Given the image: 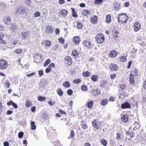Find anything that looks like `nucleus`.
<instances>
[{
  "instance_id": "f257e3e1",
  "label": "nucleus",
  "mask_w": 146,
  "mask_h": 146,
  "mask_svg": "<svg viewBox=\"0 0 146 146\" xmlns=\"http://www.w3.org/2000/svg\"><path fill=\"white\" fill-rule=\"evenodd\" d=\"M27 9L24 6H19L16 9V13L22 17H24L27 14Z\"/></svg>"
},
{
  "instance_id": "f03ea898",
  "label": "nucleus",
  "mask_w": 146,
  "mask_h": 146,
  "mask_svg": "<svg viewBox=\"0 0 146 146\" xmlns=\"http://www.w3.org/2000/svg\"><path fill=\"white\" fill-rule=\"evenodd\" d=\"M96 38L97 42L100 44L102 43L105 40V37L102 34H99L97 35Z\"/></svg>"
},
{
  "instance_id": "7ed1b4c3",
  "label": "nucleus",
  "mask_w": 146,
  "mask_h": 146,
  "mask_svg": "<svg viewBox=\"0 0 146 146\" xmlns=\"http://www.w3.org/2000/svg\"><path fill=\"white\" fill-rule=\"evenodd\" d=\"M7 62L4 60H0V68L1 69H5L7 67Z\"/></svg>"
},
{
  "instance_id": "20e7f679",
  "label": "nucleus",
  "mask_w": 146,
  "mask_h": 146,
  "mask_svg": "<svg viewBox=\"0 0 146 146\" xmlns=\"http://www.w3.org/2000/svg\"><path fill=\"white\" fill-rule=\"evenodd\" d=\"M92 124L97 129H100V127H101L100 122L98 121V120H94L92 121Z\"/></svg>"
},
{
  "instance_id": "39448f33",
  "label": "nucleus",
  "mask_w": 146,
  "mask_h": 146,
  "mask_svg": "<svg viewBox=\"0 0 146 146\" xmlns=\"http://www.w3.org/2000/svg\"><path fill=\"white\" fill-rule=\"evenodd\" d=\"M112 33L113 38L118 37L119 32L117 27H113V29L112 30Z\"/></svg>"
},
{
  "instance_id": "423d86ee",
  "label": "nucleus",
  "mask_w": 146,
  "mask_h": 146,
  "mask_svg": "<svg viewBox=\"0 0 146 146\" xmlns=\"http://www.w3.org/2000/svg\"><path fill=\"white\" fill-rule=\"evenodd\" d=\"M3 21L7 25H9L11 23V18L9 16H7L4 17L3 19Z\"/></svg>"
},
{
  "instance_id": "0eeeda50",
  "label": "nucleus",
  "mask_w": 146,
  "mask_h": 146,
  "mask_svg": "<svg viewBox=\"0 0 146 146\" xmlns=\"http://www.w3.org/2000/svg\"><path fill=\"white\" fill-rule=\"evenodd\" d=\"M65 60L66 62V63L68 64V65H71L72 63V59L71 57L70 56H66L65 57Z\"/></svg>"
},
{
  "instance_id": "6e6552de",
  "label": "nucleus",
  "mask_w": 146,
  "mask_h": 146,
  "mask_svg": "<svg viewBox=\"0 0 146 146\" xmlns=\"http://www.w3.org/2000/svg\"><path fill=\"white\" fill-rule=\"evenodd\" d=\"M121 108L122 109L130 108H131V105L129 102H125L121 105Z\"/></svg>"
},
{
  "instance_id": "1a4fd4ad",
  "label": "nucleus",
  "mask_w": 146,
  "mask_h": 146,
  "mask_svg": "<svg viewBox=\"0 0 146 146\" xmlns=\"http://www.w3.org/2000/svg\"><path fill=\"white\" fill-rule=\"evenodd\" d=\"M46 30L48 33L51 34L53 33L54 29L52 26L48 25L46 27Z\"/></svg>"
},
{
  "instance_id": "9d476101",
  "label": "nucleus",
  "mask_w": 146,
  "mask_h": 146,
  "mask_svg": "<svg viewBox=\"0 0 146 146\" xmlns=\"http://www.w3.org/2000/svg\"><path fill=\"white\" fill-rule=\"evenodd\" d=\"M17 26L15 24L12 23L10 26V30L11 33L14 32L16 31Z\"/></svg>"
},
{
  "instance_id": "9b49d317",
  "label": "nucleus",
  "mask_w": 146,
  "mask_h": 146,
  "mask_svg": "<svg viewBox=\"0 0 146 146\" xmlns=\"http://www.w3.org/2000/svg\"><path fill=\"white\" fill-rule=\"evenodd\" d=\"M7 105L8 106L12 105L15 109H17L18 108V106L17 104L13 102L12 100H10L9 102L7 103Z\"/></svg>"
},
{
  "instance_id": "f8f14e48",
  "label": "nucleus",
  "mask_w": 146,
  "mask_h": 146,
  "mask_svg": "<svg viewBox=\"0 0 146 146\" xmlns=\"http://www.w3.org/2000/svg\"><path fill=\"white\" fill-rule=\"evenodd\" d=\"M85 47L86 48L89 49L92 45V44L89 41H84L83 42Z\"/></svg>"
},
{
  "instance_id": "ddd939ff",
  "label": "nucleus",
  "mask_w": 146,
  "mask_h": 146,
  "mask_svg": "<svg viewBox=\"0 0 146 146\" xmlns=\"http://www.w3.org/2000/svg\"><path fill=\"white\" fill-rule=\"evenodd\" d=\"M141 25L138 22H136L134 25V30L135 32L137 31L140 29Z\"/></svg>"
},
{
  "instance_id": "4468645a",
  "label": "nucleus",
  "mask_w": 146,
  "mask_h": 146,
  "mask_svg": "<svg viewBox=\"0 0 146 146\" xmlns=\"http://www.w3.org/2000/svg\"><path fill=\"white\" fill-rule=\"evenodd\" d=\"M129 116L128 115H123L121 117V119L123 122L126 123L128 121Z\"/></svg>"
},
{
  "instance_id": "2eb2a0df",
  "label": "nucleus",
  "mask_w": 146,
  "mask_h": 146,
  "mask_svg": "<svg viewBox=\"0 0 146 146\" xmlns=\"http://www.w3.org/2000/svg\"><path fill=\"white\" fill-rule=\"evenodd\" d=\"M73 41L76 45L78 44L80 41L79 36H76L74 37L73 39Z\"/></svg>"
},
{
  "instance_id": "dca6fc26",
  "label": "nucleus",
  "mask_w": 146,
  "mask_h": 146,
  "mask_svg": "<svg viewBox=\"0 0 146 146\" xmlns=\"http://www.w3.org/2000/svg\"><path fill=\"white\" fill-rule=\"evenodd\" d=\"M47 83V81L46 79H42L41 80L39 84L42 87L44 88L45 86L46 85Z\"/></svg>"
},
{
  "instance_id": "f3484780",
  "label": "nucleus",
  "mask_w": 146,
  "mask_h": 146,
  "mask_svg": "<svg viewBox=\"0 0 146 146\" xmlns=\"http://www.w3.org/2000/svg\"><path fill=\"white\" fill-rule=\"evenodd\" d=\"M117 55V52L115 50H112L109 54L111 58H114Z\"/></svg>"
},
{
  "instance_id": "a211bd4d",
  "label": "nucleus",
  "mask_w": 146,
  "mask_h": 146,
  "mask_svg": "<svg viewBox=\"0 0 146 146\" xmlns=\"http://www.w3.org/2000/svg\"><path fill=\"white\" fill-rule=\"evenodd\" d=\"M22 37L23 39L26 40L28 37L29 34L28 32H22Z\"/></svg>"
},
{
  "instance_id": "6ab92c4d",
  "label": "nucleus",
  "mask_w": 146,
  "mask_h": 146,
  "mask_svg": "<svg viewBox=\"0 0 146 146\" xmlns=\"http://www.w3.org/2000/svg\"><path fill=\"white\" fill-rule=\"evenodd\" d=\"M110 68L112 70L114 71H115L118 69L117 65L114 64H110Z\"/></svg>"
},
{
  "instance_id": "aec40b11",
  "label": "nucleus",
  "mask_w": 146,
  "mask_h": 146,
  "mask_svg": "<svg viewBox=\"0 0 146 146\" xmlns=\"http://www.w3.org/2000/svg\"><path fill=\"white\" fill-rule=\"evenodd\" d=\"M129 76L130 77L129 79L130 83L131 85H133L135 83V81L133 78L134 76H133L132 74H130Z\"/></svg>"
},
{
  "instance_id": "412c9836",
  "label": "nucleus",
  "mask_w": 146,
  "mask_h": 146,
  "mask_svg": "<svg viewBox=\"0 0 146 146\" xmlns=\"http://www.w3.org/2000/svg\"><path fill=\"white\" fill-rule=\"evenodd\" d=\"M98 17L96 16H94V17L90 19V21L93 24H96L97 22Z\"/></svg>"
},
{
  "instance_id": "4be33fe9",
  "label": "nucleus",
  "mask_w": 146,
  "mask_h": 146,
  "mask_svg": "<svg viewBox=\"0 0 146 146\" xmlns=\"http://www.w3.org/2000/svg\"><path fill=\"white\" fill-rule=\"evenodd\" d=\"M68 13V11L65 9H63L62 11H60L59 12V13L61 14L63 16H66Z\"/></svg>"
},
{
  "instance_id": "5701e85b",
  "label": "nucleus",
  "mask_w": 146,
  "mask_h": 146,
  "mask_svg": "<svg viewBox=\"0 0 146 146\" xmlns=\"http://www.w3.org/2000/svg\"><path fill=\"white\" fill-rule=\"evenodd\" d=\"M108 103V100L107 99H103L101 101V104L102 106H104Z\"/></svg>"
},
{
  "instance_id": "b1692460",
  "label": "nucleus",
  "mask_w": 146,
  "mask_h": 146,
  "mask_svg": "<svg viewBox=\"0 0 146 146\" xmlns=\"http://www.w3.org/2000/svg\"><path fill=\"white\" fill-rule=\"evenodd\" d=\"M114 6L115 9H117V11H118L120 9L121 6L119 3L116 2L114 4Z\"/></svg>"
},
{
  "instance_id": "393cba45",
  "label": "nucleus",
  "mask_w": 146,
  "mask_h": 146,
  "mask_svg": "<svg viewBox=\"0 0 146 146\" xmlns=\"http://www.w3.org/2000/svg\"><path fill=\"white\" fill-rule=\"evenodd\" d=\"M31 129L32 130H35L36 128V126L35 125V123L34 121H31Z\"/></svg>"
},
{
  "instance_id": "a878e982",
  "label": "nucleus",
  "mask_w": 146,
  "mask_h": 146,
  "mask_svg": "<svg viewBox=\"0 0 146 146\" xmlns=\"http://www.w3.org/2000/svg\"><path fill=\"white\" fill-rule=\"evenodd\" d=\"M111 22V16L110 15L106 16V22L108 24L110 23Z\"/></svg>"
},
{
  "instance_id": "bb28decb",
  "label": "nucleus",
  "mask_w": 146,
  "mask_h": 146,
  "mask_svg": "<svg viewBox=\"0 0 146 146\" xmlns=\"http://www.w3.org/2000/svg\"><path fill=\"white\" fill-rule=\"evenodd\" d=\"M62 85L64 87L69 88L70 86V84L68 81H66L63 83Z\"/></svg>"
},
{
  "instance_id": "cd10ccee",
  "label": "nucleus",
  "mask_w": 146,
  "mask_h": 146,
  "mask_svg": "<svg viewBox=\"0 0 146 146\" xmlns=\"http://www.w3.org/2000/svg\"><path fill=\"white\" fill-rule=\"evenodd\" d=\"M92 93L94 95H97V94H100L101 93V91L100 90L97 89L93 90Z\"/></svg>"
},
{
  "instance_id": "c85d7f7f",
  "label": "nucleus",
  "mask_w": 146,
  "mask_h": 146,
  "mask_svg": "<svg viewBox=\"0 0 146 146\" xmlns=\"http://www.w3.org/2000/svg\"><path fill=\"white\" fill-rule=\"evenodd\" d=\"M57 94L60 96H62L63 94V92L60 88H59L57 90Z\"/></svg>"
},
{
  "instance_id": "c756f323",
  "label": "nucleus",
  "mask_w": 146,
  "mask_h": 146,
  "mask_svg": "<svg viewBox=\"0 0 146 146\" xmlns=\"http://www.w3.org/2000/svg\"><path fill=\"white\" fill-rule=\"evenodd\" d=\"M6 8V5L3 2L0 3V8L1 9H2L3 10H5Z\"/></svg>"
},
{
  "instance_id": "7c9ffc66",
  "label": "nucleus",
  "mask_w": 146,
  "mask_h": 146,
  "mask_svg": "<svg viewBox=\"0 0 146 146\" xmlns=\"http://www.w3.org/2000/svg\"><path fill=\"white\" fill-rule=\"evenodd\" d=\"M82 74L84 76L88 77L90 76V74L89 71H87L85 72H83Z\"/></svg>"
},
{
  "instance_id": "2f4dec72",
  "label": "nucleus",
  "mask_w": 146,
  "mask_h": 146,
  "mask_svg": "<svg viewBox=\"0 0 146 146\" xmlns=\"http://www.w3.org/2000/svg\"><path fill=\"white\" fill-rule=\"evenodd\" d=\"M101 143L104 146H106L107 144V141L104 139H100V140Z\"/></svg>"
},
{
  "instance_id": "473e14b6",
  "label": "nucleus",
  "mask_w": 146,
  "mask_h": 146,
  "mask_svg": "<svg viewBox=\"0 0 146 146\" xmlns=\"http://www.w3.org/2000/svg\"><path fill=\"white\" fill-rule=\"evenodd\" d=\"M93 101L92 100H90L87 103V107L89 108H91L93 106Z\"/></svg>"
},
{
  "instance_id": "72a5a7b5",
  "label": "nucleus",
  "mask_w": 146,
  "mask_h": 146,
  "mask_svg": "<svg viewBox=\"0 0 146 146\" xmlns=\"http://www.w3.org/2000/svg\"><path fill=\"white\" fill-rule=\"evenodd\" d=\"M98 76L97 75H93L91 77V79L93 81L96 82L98 80Z\"/></svg>"
},
{
  "instance_id": "f704fd0d",
  "label": "nucleus",
  "mask_w": 146,
  "mask_h": 146,
  "mask_svg": "<svg viewBox=\"0 0 146 146\" xmlns=\"http://www.w3.org/2000/svg\"><path fill=\"white\" fill-rule=\"evenodd\" d=\"M82 15H85L86 17H88V15L90 13V11H88L86 9H85L84 10V11L82 12Z\"/></svg>"
},
{
  "instance_id": "c9c22d12",
  "label": "nucleus",
  "mask_w": 146,
  "mask_h": 146,
  "mask_svg": "<svg viewBox=\"0 0 146 146\" xmlns=\"http://www.w3.org/2000/svg\"><path fill=\"white\" fill-rule=\"evenodd\" d=\"M138 70L136 68H135L134 70H132L130 74H132L133 76H136L138 74Z\"/></svg>"
},
{
  "instance_id": "e433bc0d",
  "label": "nucleus",
  "mask_w": 146,
  "mask_h": 146,
  "mask_svg": "<svg viewBox=\"0 0 146 146\" xmlns=\"http://www.w3.org/2000/svg\"><path fill=\"white\" fill-rule=\"evenodd\" d=\"M103 0H95L94 1V4L95 5H99L102 3Z\"/></svg>"
},
{
  "instance_id": "4c0bfd02",
  "label": "nucleus",
  "mask_w": 146,
  "mask_h": 146,
  "mask_svg": "<svg viewBox=\"0 0 146 146\" xmlns=\"http://www.w3.org/2000/svg\"><path fill=\"white\" fill-rule=\"evenodd\" d=\"M51 62V60L50 59L48 58L46 60L43 64V66L46 67Z\"/></svg>"
},
{
  "instance_id": "58836bf2",
  "label": "nucleus",
  "mask_w": 146,
  "mask_h": 146,
  "mask_svg": "<svg viewBox=\"0 0 146 146\" xmlns=\"http://www.w3.org/2000/svg\"><path fill=\"white\" fill-rule=\"evenodd\" d=\"M42 58V56L41 55H39L38 54H37L36 57V58L38 60V62H36V63H39L41 60V59Z\"/></svg>"
},
{
  "instance_id": "ea45409f",
  "label": "nucleus",
  "mask_w": 146,
  "mask_h": 146,
  "mask_svg": "<svg viewBox=\"0 0 146 146\" xmlns=\"http://www.w3.org/2000/svg\"><path fill=\"white\" fill-rule=\"evenodd\" d=\"M38 100L40 102L44 101L45 100L46 98L45 97L40 96L38 97Z\"/></svg>"
},
{
  "instance_id": "a19ab883",
  "label": "nucleus",
  "mask_w": 146,
  "mask_h": 146,
  "mask_svg": "<svg viewBox=\"0 0 146 146\" xmlns=\"http://www.w3.org/2000/svg\"><path fill=\"white\" fill-rule=\"evenodd\" d=\"M71 9H72V16L74 17H77V14L76 13V12H75V9L73 8H71Z\"/></svg>"
},
{
  "instance_id": "79ce46f5",
  "label": "nucleus",
  "mask_w": 146,
  "mask_h": 146,
  "mask_svg": "<svg viewBox=\"0 0 146 146\" xmlns=\"http://www.w3.org/2000/svg\"><path fill=\"white\" fill-rule=\"evenodd\" d=\"M32 104L30 100H27L26 102L25 106L27 107H29L32 106Z\"/></svg>"
},
{
  "instance_id": "37998d69",
  "label": "nucleus",
  "mask_w": 146,
  "mask_h": 146,
  "mask_svg": "<svg viewBox=\"0 0 146 146\" xmlns=\"http://www.w3.org/2000/svg\"><path fill=\"white\" fill-rule=\"evenodd\" d=\"M72 55L75 56H78L79 55V53L76 50H73L72 52Z\"/></svg>"
},
{
  "instance_id": "c03bdc74",
  "label": "nucleus",
  "mask_w": 146,
  "mask_h": 146,
  "mask_svg": "<svg viewBox=\"0 0 146 146\" xmlns=\"http://www.w3.org/2000/svg\"><path fill=\"white\" fill-rule=\"evenodd\" d=\"M126 60V57L125 56H121L119 59L120 61L122 62H125Z\"/></svg>"
},
{
  "instance_id": "a18cd8bd",
  "label": "nucleus",
  "mask_w": 146,
  "mask_h": 146,
  "mask_svg": "<svg viewBox=\"0 0 146 146\" xmlns=\"http://www.w3.org/2000/svg\"><path fill=\"white\" fill-rule=\"evenodd\" d=\"M81 125L82 128L84 129H86L88 128L87 125L84 122H82Z\"/></svg>"
},
{
  "instance_id": "49530a36",
  "label": "nucleus",
  "mask_w": 146,
  "mask_h": 146,
  "mask_svg": "<svg viewBox=\"0 0 146 146\" xmlns=\"http://www.w3.org/2000/svg\"><path fill=\"white\" fill-rule=\"evenodd\" d=\"M74 132L73 130H72L71 131L70 135L69 137H68V138H72L74 135Z\"/></svg>"
},
{
  "instance_id": "de8ad7c7",
  "label": "nucleus",
  "mask_w": 146,
  "mask_h": 146,
  "mask_svg": "<svg viewBox=\"0 0 146 146\" xmlns=\"http://www.w3.org/2000/svg\"><path fill=\"white\" fill-rule=\"evenodd\" d=\"M55 145L56 146H63V145L61 144V143L60 142V141L58 140L55 141Z\"/></svg>"
},
{
  "instance_id": "09e8293b",
  "label": "nucleus",
  "mask_w": 146,
  "mask_h": 146,
  "mask_svg": "<svg viewBox=\"0 0 146 146\" xmlns=\"http://www.w3.org/2000/svg\"><path fill=\"white\" fill-rule=\"evenodd\" d=\"M81 90L83 91H87L88 90L87 86L85 85H82L81 87Z\"/></svg>"
},
{
  "instance_id": "8fccbe9b",
  "label": "nucleus",
  "mask_w": 146,
  "mask_h": 146,
  "mask_svg": "<svg viewBox=\"0 0 146 146\" xmlns=\"http://www.w3.org/2000/svg\"><path fill=\"white\" fill-rule=\"evenodd\" d=\"M133 133L134 132H133L132 133H130L129 131H126V134L129 135L131 138H132L134 137V136L133 134Z\"/></svg>"
},
{
  "instance_id": "3c124183",
  "label": "nucleus",
  "mask_w": 146,
  "mask_h": 146,
  "mask_svg": "<svg viewBox=\"0 0 146 146\" xmlns=\"http://www.w3.org/2000/svg\"><path fill=\"white\" fill-rule=\"evenodd\" d=\"M82 25L81 23L80 22H78L77 23V27L80 29H82Z\"/></svg>"
},
{
  "instance_id": "603ef678",
  "label": "nucleus",
  "mask_w": 146,
  "mask_h": 146,
  "mask_svg": "<svg viewBox=\"0 0 146 146\" xmlns=\"http://www.w3.org/2000/svg\"><path fill=\"white\" fill-rule=\"evenodd\" d=\"M46 45L47 46H51V44L50 41L48 40H46L45 42Z\"/></svg>"
},
{
  "instance_id": "864d4df0",
  "label": "nucleus",
  "mask_w": 146,
  "mask_h": 146,
  "mask_svg": "<svg viewBox=\"0 0 146 146\" xmlns=\"http://www.w3.org/2000/svg\"><path fill=\"white\" fill-rule=\"evenodd\" d=\"M40 14L39 12L36 11L34 14V16L35 17H38L40 16Z\"/></svg>"
},
{
  "instance_id": "5fc2aeb1",
  "label": "nucleus",
  "mask_w": 146,
  "mask_h": 146,
  "mask_svg": "<svg viewBox=\"0 0 146 146\" xmlns=\"http://www.w3.org/2000/svg\"><path fill=\"white\" fill-rule=\"evenodd\" d=\"M121 135L119 133H117L116 134V139L117 140H119L121 139L120 136Z\"/></svg>"
},
{
  "instance_id": "6e6d98bb",
  "label": "nucleus",
  "mask_w": 146,
  "mask_h": 146,
  "mask_svg": "<svg viewBox=\"0 0 146 146\" xmlns=\"http://www.w3.org/2000/svg\"><path fill=\"white\" fill-rule=\"evenodd\" d=\"M23 132L22 131H20L18 133V137L19 138H21L23 137Z\"/></svg>"
},
{
  "instance_id": "4d7b16f0",
  "label": "nucleus",
  "mask_w": 146,
  "mask_h": 146,
  "mask_svg": "<svg viewBox=\"0 0 146 146\" xmlns=\"http://www.w3.org/2000/svg\"><path fill=\"white\" fill-rule=\"evenodd\" d=\"M67 94L69 96H71L73 94V91L72 90L70 89H69L67 90Z\"/></svg>"
},
{
  "instance_id": "13d9d810",
  "label": "nucleus",
  "mask_w": 146,
  "mask_h": 146,
  "mask_svg": "<svg viewBox=\"0 0 146 146\" xmlns=\"http://www.w3.org/2000/svg\"><path fill=\"white\" fill-rule=\"evenodd\" d=\"M25 3L28 5H30L32 3L31 0H25Z\"/></svg>"
},
{
  "instance_id": "bf43d9fd",
  "label": "nucleus",
  "mask_w": 146,
  "mask_h": 146,
  "mask_svg": "<svg viewBox=\"0 0 146 146\" xmlns=\"http://www.w3.org/2000/svg\"><path fill=\"white\" fill-rule=\"evenodd\" d=\"M81 81V80L80 79H76L74 80L73 82L75 84H78Z\"/></svg>"
},
{
  "instance_id": "052dcab7",
  "label": "nucleus",
  "mask_w": 146,
  "mask_h": 146,
  "mask_svg": "<svg viewBox=\"0 0 146 146\" xmlns=\"http://www.w3.org/2000/svg\"><path fill=\"white\" fill-rule=\"evenodd\" d=\"M132 61L131 60L129 61L128 63V65L127 66V68L129 69L130 68L131 65L132 64Z\"/></svg>"
},
{
  "instance_id": "680f3d73",
  "label": "nucleus",
  "mask_w": 146,
  "mask_h": 146,
  "mask_svg": "<svg viewBox=\"0 0 146 146\" xmlns=\"http://www.w3.org/2000/svg\"><path fill=\"white\" fill-rule=\"evenodd\" d=\"M59 40L60 42L62 44H63L64 43V40L62 37L59 38Z\"/></svg>"
},
{
  "instance_id": "e2e57ef3",
  "label": "nucleus",
  "mask_w": 146,
  "mask_h": 146,
  "mask_svg": "<svg viewBox=\"0 0 146 146\" xmlns=\"http://www.w3.org/2000/svg\"><path fill=\"white\" fill-rule=\"evenodd\" d=\"M5 84L6 86H7V88H9L10 85V83L8 80H6L5 81Z\"/></svg>"
},
{
  "instance_id": "0e129e2a",
  "label": "nucleus",
  "mask_w": 146,
  "mask_h": 146,
  "mask_svg": "<svg viewBox=\"0 0 146 146\" xmlns=\"http://www.w3.org/2000/svg\"><path fill=\"white\" fill-rule=\"evenodd\" d=\"M51 69L49 67H48V68H47L46 69L45 71L46 73H48L51 71Z\"/></svg>"
},
{
  "instance_id": "69168bd1",
  "label": "nucleus",
  "mask_w": 146,
  "mask_h": 146,
  "mask_svg": "<svg viewBox=\"0 0 146 146\" xmlns=\"http://www.w3.org/2000/svg\"><path fill=\"white\" fill-rule=\"evenodd\" d=\"M22 50L21 49H17L15 50V52L18 54H20L21 53Z\"/></svg>"
},
{
  "instance_id": "338daca9",
  "label": "nucleus",
  "mask_w": 146,
  "mask_h": 146,
  "mask_svg": "<svg viewBox=\"0 0 146 146\" xmlns=\"http://www.w3.org/2000/svg\"><path fill=\"white\" fill-rule=\"evenodd\" d=\"M35 72H32L31 74H27L26 75V76L28 77H31L35 75Z\"/></svg>"
},
{
  "instance_id": "774afa93",
  "label": "nucleus",
  "mask_w": 146,
  "mask_h": 146,
  "mask_svg": "<svg viewBox=\"0 0 146 146\" xmlns=\"http://www.w3.org/2000/svg\"><path fill=\"white\" fill-rule=\"evenodd\" d=\"M120 86L121 89L123 90L125 89V88L126 87V86L125 84H121L120 85Z\"/></svg>"
}]
</instances>
